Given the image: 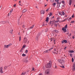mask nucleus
I'll return each mask as SVG.
<instances>
[{"label": "nucleus", "instance_id": "obj_1", "mask_svg": "<svg viewBox=\"0 0 75 75\" xmlns=\"http://www.w3.org/2000/svg\"><path fill=\"white\" fill-rule=\"evenodd\" d=\"M52 65V61H50L49 63L47 64V65H45L46 68H51Z\"/></svg>", "mask_w": 75, "mask_h": 75}, {"label": "nucleus", "instance_id": "obj_2", "mask_svg": "<svg viewBox=\"0 0 75 75\" xmlns=\"http://www.w3.org/2000/svg\"><path fill=\"white\" fill-rule=\"evenodd\" d=\"M59 63H60L61 64H64V63L65 61H64V60H62V59L61 60V59H60V60H59Z\"/></svg>", "mask_w": 75, "mask_h": 75}, {"label": "nucleus", "instance_id": "obj_3", "mask_svg": "<svg viewBox=\"0 0 75 75\" xmlns=\"http://www.w3.org/2000/svg\"><path fill=\"white\" fill-rule=\"evenodd\" d=\"M11 45H12V43H10V44H9L8 45H4V48H8V47H10Z\"/></svg>", "mask_w": 75, "mask_h": 75}, {"label": "nucleus", "instance_id": "obj_4", "mask_svg": "<svg viewBox=\"0 0 75 75\" xmlns=\"http://www.w3.org/2000/svg\"><path fill=\"white\" fill-rule=\"evenodd\" d=\"M50 70L49 69H47L45 71V74H49Z\"/></svg>", "mask_w": 75, "mask_h": 75}, {"label": "nucleus", "instance_id": "obj_5", "mask_svg": "<svg viewBox=\"0 0 75 75\" xmlns=\"http://www.w3.org/2000/svg\"><path fill=\"white\" fill-rule=\"evenodd\" d=\"M62 30H63V31H64V33H65L67 31L66 29H65V27H64L62 28Z\"/></svg>", "mask_w": 75, "mask_h": 75}, {"label": "nucleus", "instance_id": "obj_6", "mask_svg": "<svg viewBox=\"0 0 75 75\" xmlns=\"http://www.w3.org/2000/svg\"><path fill=\"white\" fill-rule=\"evenodd\" d=\"M53 48L52 47V48H50L49 50H47V53H49L50 52V51H51V50Z\"/></svg>", "mask_w": 75, "mask_h": 75}, {"label": "nucleus", "instance_id": "obj_7", "mask_svg": "<svg viewBox=\"0 0 75 75\" xmlns=\"http://www.w3.org/2000/svg\"><path fill=\"white\" fill-rule=\"evenodd\" d=\"M0 72H1V73H3V71L2 68H0Z\"/></svg>", "mask_w": 75, "mask_h": 75}, {"label": "nucleus", "instance_id": "obj_8", "mask_svg": "<svg viewBox=\"0 0 75 75\" xmlns=\"http://www.w3.org/2000/svg\"><path fill=\"white\" fill-rule=\"evenodd\" d=\"M26 72H23L21 74V75H25V74L26 73Z\"/></svg>", "mask_w": 75, "mask_h": 75}, {"label": "nucleus", "instance_id": "obj_9", "mask_svg": "<svg viewBox=\"0 0 75 75\" xmlns=\"http://www.w3.org/2000/svg\"><path fill=\"white\" fill-rule=\"evenodd\" d=\"M40 13H41V14H44L45 13V11L43 10H41L40 11Z\"/></svg>", "mask_w": 75, "mask_h": 75}, {"label": "nucleus", "instance_id": "obj_10", "mask_svg": "<svg viewBox=\"0 0 75 75\" xmlns=\"http://www.w3.org/2000/svg\"><path fill=\"white\" fill-rule=\"evenodd\" d=\"M2 23L4 24V23H7V21H2L1 22Z\"/></svg>", "mask_w": 75, "mask_h": 75}, {"label": "nucleus", "instance_id": "obj_11", "mask_svg": "<svg viewBox=\"0 0 75 75\" xmlns=\"http://www.w3.org/2000/svg\"><path fill=\"white\" fill-rule=\"evenodd\" d=\"M75 67L74 65V63L73 67V71H75Z\"/></svg>", "mask_w": 75, "mask_h": 75}, {"label": "nucleus", "instance_id": "obj_12", "mask_svg": "<svg viewBox=\"0 0 75 75\" xmlns=\"http://www.w3.org/2000/svg\"><path fill=\"white\" fill-rule=\"evenodd\" d=\"M24 39H25L24 41H25V42H27L28 40L27 39V38H25Z\"/></svg>", "mask_w": 75, "mask_h": 75}, {"label": "nucleus", "instance_id": "obj_13", "mask_svg": "<svg viewBox=\"0 0 75 75\" xmlns=\"http://www.w3.org/2000/svg\"><path fill=\"white\" fill-rule=\"evenodd\" d=\"M27 10H26V9H24L23 10V11H22V13H25L26 11Z\"/></svg>", "mask_w": 75, "mask_h": 75}, {"label": "nucleus", "instance_id": "obj_14", "mask_svg": "<svg viewBox=\"0 0 75 75\" xmlns=\"http://www.w3.org/2000/svg\"><path fill=\"white\" fill-rule=\"evenodd\" d=\"M53 32H54V33H58V30H57L56 29L55 30H54Z\"/></svg>", "mask_w": 75, "mask_h": 75}, {"label": "nucleus", "instance_id": "obj_15", "mask_svg": "<svg viewBox=\"0 0 75 75\" xmlns=\"http://www.w3.org/2000/svg\"><path fill=\"white\" fill-rule=\"evenodd\" d=\"M34 25H32V26H31L30 27V28H29V29H30V28H33L34 27Z\"/></svg>", "mask_w": 75, "mask_h": 75}, {"label": "nucleus", "instance_id": "obj_16", "mask_svg": "<svg viewBox=\"0 0 75 75\" xmlns=\"http://www.w3.org/2000/svg\"><path fill=\"white\" fill-rule=\"evenodd\" d=\"M71 2H72V0H70L69 1V5H71Z\"/></svg>", "mask_w": 75, "mask_h": 75}, {"label": "nucleus", "instance_id": "obj_17", "mask_svg": "<svg viewBox=\"0 0 75 75\" xmlns=\"http://www.w3.org/2000/svg\"><path fill=\"white\" fill-rule=\"evenodd\" d=\"M60 4H61V3H59V4H57V7H58V8L59 7H60Z\"/></svg>", "mask_w": 75, "mask_h": 75}, {"label": "nucleus", "instance_id": "obj_18", "mask_svg": "<svg viewBox=\"0 0 75 75\" xmlns=\"http://www.w3.org/2000/svg\"><path fill=\"white\" fill-rule=\"evenodd\" d=\"M67 28V25H66L65 26V30H66Z\"/></svg>", "mask_w": 75, "mask_h": 75}, {"label": "nucleus", "instance_id": "obj_19", "mask_svg": "<svg viewBox=\"0 0 75 75\" xmlns=\"http://www.w3.org/2000/svg\"><path fill=\"white\" fill-rule=\"evenodd\" d=\"M60 18L59 17H58V18H57V22H58L59 21V19H60Z\"/></svg>", "mask_w": 75, "mask_h": 75}, {"label": "nucleus", "instance_id": "obj_20", "mask_svg": "<svg viewBox=\"0 0 75 75\" xmlns=\"http://www.w3.org/2000/svg\"><path fill=\"white\" fill-rule=\"evenodd\" d=\"M52 13H50V15H49V17H50L52 15Z\"/></svg>", "mask_w": 75, "mask_h": 75}, {"label": "nucleus", "instance_id": "obj_21", "mask_svg": "<svg viewBox=\"0 0 75 75\" xmlns=\"http://www.w3.org/2000/svg\"><path fill=\"white\" fill-rule=\"evenodd\" d=\"M62 14L64 16L65 15V13H64V11H62Z\"/></svg>", "mask_w": 75, "mask_h": 75}, {"label": "nucleus", "instance_id": "obj_22", "mask_svg": "<svg viewBox=\"0 0 75 75\" xmlns=\"http://www.w3.org/2000/svg\"><path fill=\"white\" fill-rule=\"evenodd\" d=\"M64 41L65 43H67V40H64Z\"/></svg>", "mask_w": 75, "mask_h": 75}, {"label": "nucleus", "instance_id": "obj_23", "mask_svg": "<svg viewBox=\"0 0 75 75\" xmlns=\"http://www.w3.org/2000/svg\"><path fill=\"white\" fill-rule=\"evenodd\" d=\"M69 52L70 53H73V52H74V51H73V50H70Z\"/></svg>", "mask_w": 75, "mask_h": 75}, {"label": "nucleus", "instance_id": "obj_24", "mask_svg": "<svg viewBox=\"0 0 75 75\" xmlns=\"http://www.w3.org/2000/svg\"><path fill=\"white\" fill-rule=\"evenodd\" d=\"M13 29H12L10 31V33H11L12 34V33H13Z\"/></svg>", "mask_w": 75, "mask_h": 75}, {"label": "nucleus", "instance_id": "obj_25", "mask_svg": "<svg viewBox=\"0 0 75 75\" xmlns=\"http://www.w3.org/2000/svg\"><path fill=\"white\" fill-rule=\"evenodd\" d=\"M22 56H26V54L23 53V54H22Z\"/></svg>", "mask_w": 75, "mask_h": 75}, {"label": "nucleus", "instance_id": "obj_26", "mask_svg": "<svg viewBox=\"0 0 75 75\" xmlns=\"http://www.w3.org/2000/svg\"><path fill=\"white\" fill-rule=\"evenodd\" d=\"M48 19H49L48 18H47L46 19V20H45L46 21V22H47L48 21Z\"/></svg>", "mask_w": 75, "mask_h": 75}, {"label": "nucleus", "instance_id": "obj_27", "mask_svg": "<svg viewBox=\"0 0 75 75\" xmlns=\"http://www.w3.org/2000/svg\"><path fill=\"white\" fill-rule=\"evenodd\" d=\"M26 47V45H23V49H24L25 47Z\"/></svg>", "mask_w": 75, "mask_h": 75}, {"label": "nucleus", "instance_id": "obj_28", "mask_svg": "<svg viewBox=\"0 0 75 75\" xmlns=\"http://www.w3.org/2000/svg\"><path fill=\"white\" fill-rule=\"evenodd\" d=\"M19 41H21V36H19Z\"/></svg>", "mask_w": 75, "mask_h": 75}, {"label": "nucleus", "instance_id": "obj_29", "mask_svg": "<svg viewBox=\"0 0 75 75\" xmlns=\"http://www.w3.org/2000/svg\"><path fill=\"white\" fill-rule=\"evenodd\" d=\"M68 18H66V19H64L63 21V22H64V21H66V20H67L68 19Z\"/></svg>", "mask_w": 75, "mask_h": 75}, {"label": "nucleus", "instance_id": "obj_30", "mask_svg": "<svg viewBox=\"0 0 75 75\" xmlns=\"http://www.w3.org/2000/svg\"><path fill=\"white\" fill-rule=\"evenodd\" d=\"M47 53V50H46L44 52V53Z\"/></svg>", "mask_w": 75, "mask_h": 75}, {"label": "nucleus", "instance_id": "obj_31", "mask_svg": "<svg viewBox=\"0 0 75 75\" xmlns=\"http://www.w3.org/2000/svg\"><path fill=\"white\" fill-rule=\"evenodd\" d=\"M74 61V59L73 57H72V62H73Z\"/></svg>", "mask_w": 75, "mask_h": 75}, {"label": "nucleus", "instance_id": "obj_32", "mask_svg": "<svg viewBox=\"0 0 75 75\" xmlns=\"http://www.w3.org/2000/svg\"><path fill=\"white\" fill-rule=\"evenodd\" d=\"M60 67L62 68H64V66H60Z\"/></svg>", "mask_w": 75, "mask_h": 75}, {"label": "nucleus", "instance_id": "obj_33", "mask_svg": "<svg viewBox=\"0 0 75 75\" xmlns=\"http://www.w3.org/2000/svg\"><path fill=\"white\" fill-rule=\"evenodd\" d=\"M13 9H11V12L10 13L11 14V12H12V11H13Z\"/></svg>", "mask_w": 75, "mask_h": 75}, {"label": "nucleus", "instance_id": "obj_34", "mask_svg": "<svg viewBox=\"0 0 75 75\" xmlns=\"http://www.w3.org/2000/svg\"><path fill=\"white\" fill-rule=\"evenodd\" d=\"M7 67H8L7 66L5 67H4V69H6L7 68Z\"/></svg>", "mask_w": 75, "mask_h": 75}, {"label": "nucleus", "instance_id": "obj_35", "mask_svg": "<svg viewBox=\"0 0 75 75\" xmlns=\"http://www.w3.org/2000/svg\"><path fill=\"white\" fill-rule=\"evenodd\" d=\"M24 61L26 63H27V62H28V61L27 60H26L25 61Z\"/></svg>", "mask_w": 75, "mask_h": 75}, {"label": "nucleus", "instance_id": "obj_36", "mask_svg": "<svg viewBox=\"0 0 75 75\" xmlns=\"http://www.w3.org/2000/svg\"><path fill=\"white\" fill-rule=\"evenodd\" d=\"M57 23H55L54 26H56V27L57 26Z\"/></svg>", "mask_w": 75, "mask_h": 75}, {"label": "nucleus", "instance_id": "obj_37", "mask_svg": "<svg viewBox=\"0 0 75 75\" xmlns=\"http://www.w3.org/2000/svg\"><path fill=\"white\" fill-rule=\"evenodd\" d=\"M74 22L75 21H71V23H74Z\"/></svg>", "mask_w": 75, "mask_h": 75}, {"label": "nucleus", "instance_id": "obj_38", "mask_svg": "<svg viewBox=\"0 0 75 75\" xmlns=\"http://www.w3.org/2000/svg\"><path fill=\"white\" fill-rule=\"evenodd\" d=\"M34 69H35V68H34V67H32V70H34Z\"/></svg>", "mask_w": 75, "mask_h": 75}, {"label": "nucleus", "instance_id": "obj_39", "mask_svg": "<svg viewBox=\"0 0 75 75\" xmlns=\"http://www.w3.org/2000/svg\"><path fill=\"white\" fill-rule=\"evenodd\" d=\"M62 44H63L64 42V40H63V41H62Z\"/></svg>", "mask_w": 75, "mask_h": 75}, {"label": "nucleus", "instance_id": "obj_40", "mask_svg": "<svg viewBox=\"0 0 75 75\" xmlns=\"http://www.w3.org/2000/svg\"><path fill=\"white\" fill-rule=\"evenodd\" d=\"M59 14L60 15H61V16H62V14H61V13H59Z\"/></svg>", "mask_w": 75, "mask_h": 75}, {"label": "nucleus", "instance_id": "obj_41", "mask_svg": "<svg viewBox=\"0 0 75 75\" xmlns=\"http://www.w3.org/2000/svg\"><path fill=\"white\" fill-rule=\"evenodd\" d=\"M28 50H25V53H28Z\"/></svg>", "mask_w": 75, "mask_h": 75}, {"label": "nucleus", "instance_id": "obj_42", "mask_svg": "<svg viewBox=\"0 0 75 75\" xmlns=\"http://www.w3.org/2000/svg\"><path fill=\"white\" fill-rule=\"evenodd\" d=\"M62 3L63 4H64V1H62Z\"/></svg>", "mask_w": 75, "mask_h": 75}, {"label": "nucleus", "instance_id": "obj_43", "mask_svg": "<svg viewBox=\"0 0 75 75\" xmlns=\"http://www.w3.org/2000/svg\"><path fill=\"white\" fill-rule=\"evenodd\" d=\"M56 5V3H53V6H55Z\"/></svg>", "mask_w": 75, "mask_h": 75}, {"label": "nucleus", "instance_id": "obj_44", "mask_svg": "<svg viewBox=\"0 0 75 75\" xmlns=\"http://www.w3.org/2000/svg\"><path fill=\"white\" fill-rule=\"evenodd\" d=\"M16 6V4H15L14 5H13V6L14 7H15Z\"/></svg>", "mask_w": 75, "mask_h": 75}, {"label": "nucleus", "instance_id": "obj_45", "mask_svg": "<svg viewBox=\"0 0 75 75\" xmlns=\"http://www.w3.org/2000/svg\"><path fill=\"white\" fill-rule=\"evenodd\" d=\"M50 1L51 2H53V1H54L53 0H50Z\"/></svg>", "mask_w": 75, "mask_h": 75}, {"label": "nucleus", "instance_id": "obj_46", "mask_svg": "<svg viewBox=\"0 0 75 75\" xmlns=\"http://www.w3.org/2000/svg\"><path fill=\"white\" fill-rule=\"evenodd\" d=\"M49 10V8H47V10H46V11H48Z\"/></svg>", "mask_w": 75, "mask_h": 75}, {"label": "nucleus", "instance_id": "obj_47", "mask_svg": "<svg viewBox=\"0 0 75 75\" xmlns=\"http://www.w3.org/2000/svg\"><path fill=\"white\" fill-rule=\"evenodd\" d=\"M70 56L71 57H72V54H70Z\"/></svg>", "mask_w": 75, "mask_h": 75}, {"label": "nucleus", "instance_id": "obj_48", "mask_svg": "<svg viewBox=\"0 0 75 75\" xmlns=\"http://www.w3.org/2000/svg\"><path fill=\"white\" fill-rule=\"evenodd\" d=\"M74 65L75 67V62H74Z\"/></svg>", "mask_w": 75, "mask_h": 75}, {"label": "nucleus", "instance_id": "obj_49", "mask_svg": "<svg viewBox=\"0 0 75 75\" xmlns=\"http://www.w3.org/2000/svg\"><path fill=\"white\" fill-rule=\"evenodd\" d=\"M71 19H72V18H70L69 19V20L70 19L71 20Z\"/></svg>", "mask_w": 75, "mask_h": 75}, {"label": "nucleus", "instance_id": "obj_50", "mask_svg": "<svg viewBox=\"0 0 75 75\" xmlns=\"http://www.w3.org/2000/svg\"><path fill=\"white\" fill-rule=\"evenodd\" d=\"M59 0H55V1H57V2H58V1Z\"/></svg>", "mask_w": 75, "mask_h": 75}, {"label": "nucleus", "instance_id": "obj_51", "mask_svg": "<svg viewBox=\"0 0 75 75\" xmlns=\"http://www.w3.org/2000/svg\"><path fill=\"white\" fill-rule=\"evenodd\" d=\"M23 47L21 49L22 50H23Z\"/></svg>", "mask_w": 75, "mask_h": 75}, {"label": "nucleus", "instance_id": "obj_52", "mask_svg": "<svg viewBox=\"0 0 75 75\" xmlns=\"http://www.w3.org/2000/svg\"><path fill=\"white\" fill-rule=\"evenodd\" d=\"M47 31H45V32H47V31L48 30V29H46Z\"/></svg>", "mask_w": 75, "mask_h": 75}, {"label": "nucleus", "instance_id": "obj_53", "mask_svg": "<svg viewBox=\"0 0 75 75\" xmlns=\"http://www.w3.org/2000/svg\"><path fill=\"white\" fill-rule=\"evenodd\" d=\"M39 75H42V73H40V74H39Z\"/></svg>", "mask_w": 75, "mask_h": 75}, {"label": "nucleus", "instance_id": "obj_54", "mask_svg": "<svg viewBox=\"0 0 75 75\" xmlns=\"http://www.w3.org/2000/svg\"><path fill=\"white\" fill-rule=\"evenodd\" d=\"M72 18H74V15H73V16H72Z\"/></svg>", "mask_w": 75, "mask_h": 75}, {"label": "nucleus", "instance_id": "obj_55", "mask_svg": "<svg viewBox=\"0 0 75 75\" xmlns=\"http://www.w3.org/2000/svg\"><path fill=\"white\" fill-rule=\"evenodd\" d=\"M57 4H59V3L58 2V1H57Z\"/></svg>", "mask_w": 75, "mask_h": 75}, {"label": "nucleus", "instance_id": "obj_56", "mask_svg": "<svg viewBox=\"0 0 75 75\" xmlns=\"http://www.w3.org/2000/svg\"><path fill=\"white\" fill-rule=\"evenodd\" d=\"M53 53H55V52H53Z\"/></svg>", "mask_w": 75, "mask_h": 75}, {"label": "nucleus", "instance_id": "obj_57", "mask_svg": "<svg viewBox=\"0 0 75 75\" xmlns=\"http://www.w3.org/2000/svg\"><path fill=\"white\" fill-rule=\"evenodd\" d=\"M66 48H67V47H64V50L66 49Z\"/></svg>", "mask_w": 75, "mask_h": 75}, {"label": "nucleus", "instance_id": "obj_58", "mask_svg": "<svg viewBox=\"0 0 75 75\" xmlns=\"http://www.w3.org/2000/svg\"><path fill=\"white\" fill-rule=\"evenodd\" d=\"M72 38H73V39L74 38V36H73Z\"/></svg>", "mask_w": 75, "mask_h": 75}, {"label": "nucleus", "instance_id": "obj_59", "mask_svg": "<svg viewBox=\"0 0 75 75\" xmlns=\"http://www.w3.org/2000/svg\"><path fill=\"white\" fill-rule=\"evenodd\" d=\"M40 34H38V37H39V36H40Z\"/></svg>", "mask_w": 75, "mask_h": 75}, {"label": "nucleus", "instance_id": "obj_60", "mask_svg": "<svg viewBox=\"0 0 75 75\" xmlns=\"http://www.w3.org/2000/svg\"><path fill=\"white\" fill-rule=\"evenodd\" d=\"M54 21H52V23H53V22H54Z\"/></svg>", "mask_w": 75, "mask_h": 75}, {"label": "nucleus", "instance_id": "obj_61", "mask_svg": "<svg viewBox=\"0 0 75 75\" xmlns=\"http://www.w3.org/2000/svg\"><path fill=\"white\" fill-rule=\"evenodd\" d=\"M67 15H65V17H67Z\"/></svg>", "mask_w": 75, "mask_h": 75}, {"label": "nucleus", "instance_id": "obj_62", "mask_svg": "<svg viewBox=\"0 0 75 75\" xmlns=\"http://www.w3.org/2000/svg\"><path fill=\"white\" fill-rule=\"evenodd\" d=\"M22 49L21 50H20L21 52H22Z\"/></svg>", "mask_w": 75, "mask_h": 75}, {"label": "nucleus", "instance_id": "obj_63", "mask_svg": "<svg viewBox=\"0 0 75 75\" xmlns=\"http://www.w3.org/2000/svg\"><path fill=\"white\" fill-rule=\"evenodd\" d=\"M24 27H25L24 25H23V28H24Z\"/></svg>", "mask_w": 75, "mask_h": 75}, {"label": "nucleus", "instance_id": "obj_64", "mask_svg": "<svg viewBox=\"0 0 75 75\" xmlns=\"http://www.w3.org/2000/svg\"><path fill=\"white\" fill-rule=\"evenodd\" d=\"M52 18H54V16H53L52 17Z\"/></svg>", "mask_w": 75, "mask_h": 75}]
</instances>
